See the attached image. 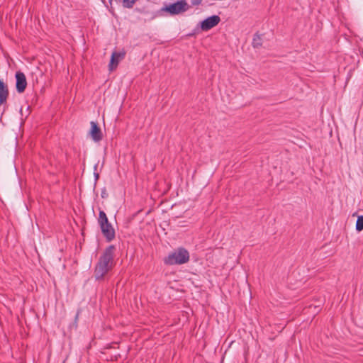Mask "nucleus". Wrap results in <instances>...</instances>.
I'll use <instances>...</instances> for the list:
<instances>
[{"mask_svg":"<svg viewBox=\"0 0 363 363\" xmlns=\"http://www.w3.org/2000/svg\"><path fill=\"white\" fill-rule=\"evenodd\" d=\"M115 250L114 245H109L100 256L94 269V277L96 280L102 279L113 268Z\"/></svg>","mask_w":363,"mask_h":363,"instance_id":"f257e3e1","label":"nucleus"},{"mask_svg":"<svg viewBox=\"0 0 363 363\" xmlns=\"http://www.w3.org/2000/svg\"><path fill=\"white\" fill-rule=\"evenodd\" d=\"M189 260V253L184 247H179L164 259V262L167 265L182 264Z\"/></svg>","mask_w":363,"mask_h":363,"instance_id":"f03ea898","label":"nucleus"},{"mask_svg":"<svg viewBox=\"0 0 363 363\" xmlns=\"http://www.w3.org/2000/svg\"><path fill=\"white\" fill-rule=\"evenodd\" d=\"M98 223L101 230V233L106 241H112L116 236L115 230L109 223L107 216L104 211H99Z\"/></svg>","mask_w":363,"mask_h":363,"instance_id":"7ed1b4c3","label":"nucleus"},{"mask_svg":"<svg viewBox=\"0 0 363 363\" xmlns=\"http://www.w3.org/2000/svg\"><path fill=\"white\" fill-rule=\"evenodd\" d=\"M189 9V5L186 0H179L176 3L162 7L161 11H165L171 16H174L186 12Z\"/></svg>","mask_w":363,"mask_h":363,"instance_id":"20e7f679","label":"nucleus"},{"mask_svg":"<svg viewBox=\"0 0 363 363\" xmlns=\"http://www.w3.org/2000/svg\"><path fill=\"white\" fill-rule=\"evenodd\" d=\"M220 21V18L217 15L209 16L201 22V28L207 31L216 26Z\"/></svg>","mask_w":363,"mask_h":363,"instance_id":"39448f33","label":"nucleus"},{"mask_svg":"<svg viewBox=\"0 0 363 363\" xmlns=\"http://www.w3.org/2000/svg\"><path fill=\"white\" fill-rule=\"evenodd\" d=\"M16 88L18 93H23L27 86V80L23 72L18 71L16 73Z\"/></svg>","mask_w":363,"mask_h":363,"instance_id":"423d86ee","label":"nucleus"},{"mask_svg":"<svg viewBox=\"0 0 363 363\" xmlns=\"http://www.w3.org/2000/svg\"><path fill=\"white\" fill-rule=\"evenodd\" d=\"M125 53L124 52H113L111 57V60L109 63V69L111 71H113L115 69L121 60H122L125 57Z\"/></svg>","mask_w":363,"mask_h":363,"instance_id":"0eeeda50","label":"nucleus"},{"mask_svg":"<svg viewBox=\"0 0 363 363\" xmlns=\"http://www.w3.org/2000/svg\"><path fill=\"white\" fill-rule=\"evenodd\" d=\"M91 125V130H90V135L91 138L95 142H99L102 140L103 135L101 130V128L98 126L97 123L94 121H91L90 123Z\"/></svg>","mask_w":363,"mask_h":363,"instance_id":"6e6552de","label":"nucleus"},{"mask_svg":"<svg viewBox=\"0 0 363 363\" xmlns=\"http://www.w3.org/2000/svg\"><path fill=\"white\" fill-rule=\"evenodd\" d=\"M9 92L8 86L2 79H0V105L6 102Z\"/></svg>","mask_w":363,"mask_h":363,"instance_id":"1a4fd4ad","label":"nucleus"},{"mask_svg":"<svg viewBox=\"0 0 363 363\" xmlns=\"http://www.w3.org/2000/svg\"><path fill=\"white\" fill-rule=\"evenodd\" d=\"M123 8L132 9L138 0H121Z\"/></svg>","mask_w":363,"mask_h":363,"instance_id":"9d476101","label":"nucleus"},{"mask_svg":"<svg viewBox=\"0 0 363 363\" xmlns=\"http://www.w3.org/2000/svg\"><path fill=\"white\" fill-rule=\"evenodd\" d=\"M262 45V39L259 35L255 34L252 40V46L255 48Z\"/></svg>","mask_w":363,"mask_h":363,"instance_id":"9b49d317","label":"nucleus"},{"mask_svg":"<svg viewBox=\"0 0 363 363\" xmlns=\"http://www.w3.org/2000/svg\"><path fill=\"white\" fill-rule=\"evenodd\" d=\"M363 230V216H359L356 222V230L360 232Z\"/></svg>","mask_w":363,"mask_h":363,"instance_id":"f8f14e48","label":"nucleus"},{"mask_svg":"<svg viewBox=\"0 0 363 363\" xmlns=\"http://www.w3.org/2000/svg\"><path fill=\"white\" fill-rule=\"evenodd\" d=\"M201 3H202V0H193V1H192V4L194 6H199V5L201 4Z\"/></svg>","mask_w":363,"mask_h":363,"instance_id":"ddd939ff","label":"nucleus"},{"mask_svg":"<svg viewBox=\"0 0 363 363\" xmlns=\"http://www.w3.org/2000/svg\"><path fill=\"white\" fill-rule=\"evenodd\" d=\"M82 312V310L81 309H78L77 311V313L75 315V317H74V321L75 323L77 321L78 318H79V315L80 314V313Z\"/></svg>","mask_w":363,"mask_h":363,"instance_id":"4468645a","label":"nucleus"},{"mask_svg":"<svg viewBox=\"0 0 363 363\" xmlns=\"http://www.w3.org/2000/svg\"><path fill=\"white\" fill-rule=\"evenodd\" d=\"M94 176H95L96 180L99 179V175L98 173H95Z\"/></svg>","mask_w":363,"mask_h":363,"instance_id":"2eb2a0df","label":"nucleus"}]
</instances>
